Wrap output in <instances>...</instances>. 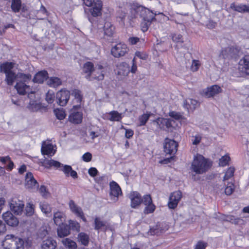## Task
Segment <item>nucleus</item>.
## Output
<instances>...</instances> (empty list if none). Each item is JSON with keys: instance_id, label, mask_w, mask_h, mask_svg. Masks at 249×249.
<instances>
[{"instance_id": "1", "label": "nucleus", "mask_w": 249, "mask_h": 249, "mask_svg": "<svg viewBox=\"0 0 249 249\" xmlns=\"http://www.w3.org/2000/svg\"><path fill=\"white\" fill-rule=\"evenodd\" d=\"M211 165V162L203 156L197 155L194 158L191 170L196 174H202L208 171Z\"/></svg>"}, {"instance_id": "48", "label": "nucleus", "mask_w": 249, "mask_h": 249, "mask_svg": "<svg viewBox=\"0 0 249 249\" xmlns=\"http://www.w3.org/2000/svg\"><path fill=\"white\" fill-rule=\"evenodd\" d=\"M39 192L44 198H48L50 196V194L44 185H41L39 189Z\"/></svg>"}, {"instance_id": "34", "label": "nucleus", "mask_w": 249, "mask_h": 249, "mask_svg": "<svg viewBox=\"0 0 249 249\" xmlns=\"http://www.w3.org/2000/svg\"><path fill=\"white\" fill-rule=\"evenodd\" d=\"M43 165L47 168H50L52 166L58 168L59 166H61V163L53 160H46L43 161Z\"/></svg>"}, {"instance_id": "30", "label": "nucleus", "mask_w": 249, "mask_h": 249, "mask_svg": "<svg viewBox=\"0 0 249 249\" xmlns=\"http://www.w3.org/2000/svg\"><path fill=\"white\" fill-rule=\"evenodd\" d=\"M223 220L225 221L230 222L232 224L237 225L243 223L244 221L242 219L232 215H225L223 218Z\"/></svg>"}, {"instance_id": "13", "label": "nucleus", "mask_w": 249, "mask_h": 249, "mask_svg": "<svg viewBox=\"0 0 249 249\" xmlns=\"http://www.w3.org/2000/svg\"><path fill=\"white\" fill-rule=\"evenodd\" d=\"M222 89L218 85H214L208 87L203 91V95L207 97H213L222 92Z\"/></svg>"}, {"instance_id": "4", "label": "nucleus", "mask_w": 249, "mask_h": 249, "mask_svg": "<svg viewBox=\"0 0 249 249\" xmlns=\"http://www.w3.org/2000/svg\"><path fill=\"white\" fill-rule=\"evenodd\" d=\"M83 1L86 6L92 7L90 11L93 17H98L101 15L102 2L101 0H83Z\"/></svg>"}, {"instance_id": "19", "label": "nucleus", "mask_w": 249, "mask_h": 249, "mask_svg": "<svg viewBox=\"0 0 249 249\" xmlns=\"http://www.w3.org/2000/svg\"><path fill=\"white\" fill-rule=\"evenodd\" d=\"M129 198L131 200V206L136 208L142 202L141 195L137 192H132L129 194Z\"/></svg>"}, {"instance_id": "21", "label": "nucleus", "mask_w": 249, "mask_h": 249, "mask_svg": "<svg viewBox=\"0 0 249 249\" xmlns=\"http://www.w3.org/2000/svg\"><path fill=\"white\" fill-rule=\"evenodd\" d=\"M48 78V73L46 71H41L36 74L33 81L34 83L42 84Z\"/></svg>"}, {"instance_id": "57", "label": "nucleus", "mask_w": 249, "mask_h": 249, "mask_svg": "<svg viewBox=\"0 0 249 249\" xmlns=\"http://www.w3.org/2000/svg\"><path fill=\"white\" fill-rule=\"evenodd\" d=\"M172 38L173 41L177 43H182L183 42L182 36L180 34H174Z\"/></svg>"}, {"instance_id": "28", "label": "nucleus", "mask_w": 249, "mask_h": 249, "mask_svg": "<svg viewBox=\"0 0 249 249\" xmlns=\"http://www.w3.org/2000/svg\"><path fill=\"white\" fill-rule=\"evenodd\" d=\"M230 7L231 9L238 12L245 13L249 12V6L248 5L244 4L236 5L232 3L231 4Z\"/></svg>"}, {"instance_id": "20", "label": "nucleus", "mask_w": 249, "mask_h": 249, "mask_svg": "<svg viewBox=\"0 0 249 249\" xmlns=\"http://www.w3.org/2000/svg\"><path fill=\"white\" fill-rule=\"evenodd\" d=\"M55 152V150H53V146L52 143L45 142L42 143L41 146L42 154L52 156L54 154Z\"/></svg>"}, {"instance_id": "7", "label": "nucleus", "mask_w": 249, "mask_h": 249, "mask_svg": "<svg viewBox=\"0 0 249 249\" xmlns=\"http://www.w3.org/2000/svg\"><path fill=\"white\" fill-rule=\"evenodd\" d=\"M9 206L11 210L14 213L20 215L23 212L24 204L22 201L17 198H13L9 202Z\"/></svg>"}, {"instance_id": "6", "label": "nucleus", "mask_w": 249, "mask_h": 249, "mask_svg": "<svg viewBox=\"0 0 249 249\" xmlns=\"http://www.w3.org/2000/svg\"><path fill=\"white\" fill-rule=\"evenodd\" d=\"M128 50L125 44L119 43L112 48L111 53L115 57L119 58L124 56L128 53Z\"/></svg>"}, {"instance_id": "12", "label": "nucleus", "mask_w": 249, "mask_h": 249, "mask_svg": "<svg viewBox=\"0 0 249 249\" xmlns=\"http://www.w3.org/2000/svg\"><path fill=\"white\" fill-rule=\"evenodd\" d=\"M182 197V193L180 191L173 192L170 196L168 206L170 209H175Z\"/></svg>"}, {"instance_id": "36", "label": "nucleus", "mask_w": 249, "mask_h": 249, "mask_svg": "<svg viewBox=\"0 0 249 249\" xmlns=\"http://www.w3.org/2000/svg\"><path fill=\"white\" fill-rule=\"evenodd\" d=\"M5 80L8 85H12L15 80L17 81V74L14 72H10L5 74Z\"/></svg>"}, {"instance_id": "55", "label": "nucleus", "mask_w": 249, "mask_h": 249, "mask_svg": "<svg viewBox=\"0 0 249 249\" xmlns=\"http://www.w3.org/2000/svg\"><path fill=\"white\" fill-rule=\"evenodd\" d=\"M200 65V63L198 60H193L191 65V70L193 71H197Z\"/></svg>"}, {"instance_id": "56", "label": "nucleus", "mask_w": 249, "mask_h": 249, "mask_svg": "<svg viewBox=\"0 0 249 249\" xmlns=\"http://www.w3.org/2000/svg\"><path fill=\"white\" fill-rule=\"evenodd\" d=\"M152 21H144L142 20V21L141 23V28L142 30L144 32L147 31L149 26L151 24Z\"/></svg>"}, {"instance_id": "39", "label": "nucleus", "mask_w": 249, "mask_h": 249, "mask_svg": "<svg viewBox=\"0 0 249 249\" xmlns=\"http://www.w3.org/2000/svg\"><path fill=\"white\" fill-rule=\"evenodd\" d=\"M62 243L66 248L69 249H76V244L75 242L69 238H65L62 240Z\"/></svg>"}, {"instance_id": "60", "label": "nucleus", "mask_w": 249, "mask_h": 249, "mask_svg": "<svg viewBox=\"0 0 249 249\" xmlns=\"http://www.w3.org/2000/svg\"><path fill=\"white\" fill-rule=\"evenodd\" d=\"M142 202L145 205L152 203V200L150 196L148 195L144 196L143 198L142 199Z\"/></svg>"}, {"instance_id": "54", "label": "nucleus", "mask_w": 249, "mask_h": 249, "mask_svg": "<svg viewBox=\"0 0 249 249\" xmlns=\"http://www.w3.org/2000/svg\"><path fill=\"white\" fill-rule=\"evenodd\" d=\"M230 160V158L228 156H223L220 160H219V165L221 166H224L226 165L229 161Z\"/></svg>"}, {"instance_id": "32", "label": "nucleus", "mask_w": 249, "mask_h": 249, "mask_svg": "<svg viewBox=\"0 0 249 249\" xmlns=\"http://www.w3.org/2000/svg\"><path fill=\"white\" fill-rule=\"evenodd\" d=\"M14 63L12 62H6L0 66V71L5 74L13 71L12 69L14 68Z\"/></svg>"}, {"instance_id": "42", "label": "nucleus", "mask_w": 249, "mask_h": 249, "mask_svg": "<svg viewBox=\"0 0 249 249\" xmlns=\"http://www.w3.org/2000/svg\"><path fill=\"white\" fill-rule=\"evenodd\" d=\"M110 116L109 120L111 121H120L122 118V114L117 111H112L109 113Z\"/></svg>"}, {"instance_id": "5", "label": "nucleus", "mask_w": 249, "mask_h": 249, "mask_svg": "<svg viewBox=\"0 0 249 249\" xmlns=\"http://www.w3.org/2000/svg\"><path fill=\"white\" fill-rule=\"evenodd\" d=\"M132 11L139 12L140 16L144 21H153L156 20L155 16L156 13H154L149 9L146 8L142 6L139 5L138 7H134L132 9Z\"/></svg>"}, {"instance_id": "31", "label": "nucleus", "mask_w": 249, "mask_h": 249, "mask_svg": "<svg viewBox=\"0 0 249 249\" xmlns=\"http://www.w3.org/2000/svg\"><path fill=\"white\" fill-rule=\"evenodd\" d=\"M31 78L32 76L30 74L18 73V74H17V83H28V81H30L31 80Z\"/></svg>"}, {"instance_id": "14", "label": "nucleus", "mask_w": 249, "mask_h": 249, "mask_svg": "<svg viewBox=\"0 0 249 249\" xmlns=\"http://www.w3.org/2000/svg\"><path fill=\"white\" fill-rule=\"evenodd\" d=\"M25 187L30 190H36L38 186V184L34 178L33 174L31 172L26 174L25 177Z\"/></svg>"}, {"instance_id": "44", "label": "nucleus", "mask_w": 249, "mask_h": 249, "mask_svg": "<svg viewBox=\"0 0 249 249\" xmlns=\"http://www.w3.org/2000/svg\"><path fill=\"white\" fill-rule=\"evenodd\" d=\"M234 172V168L233 167H230L226 171L225 176L223 178V181L224 182V184H226V181L231 178L233 176Z\"/></svg>"}, {"instance_id": "43", "label": "nucleus", "mask_w": 249, "mask_h": 249, "mask_svg": "<svg viewBox=\"0 0 249 249\" xmlns=\"http://www.w3.org/2000/svg\"><path fill=\"white\" fill-rule=\"evenodd\" d=\"M151 113H145L140 116L139 118V124L138 125L139 126L144 125L147 121L148 120Z\"/></svg>"}, {"instance_id": "9", "label": "nucleus", "mask_w": 249, "mask_h": 249, "mask_svg": "<svg viewBox=\"0 0 249 249\" xmlns=\"http://www.w3.org/2000/svg\"><path fill=\"white\" fill-rule=\"evenodd\" d=\"M178 144L173 140L169 139L165 140L164 145V152L167 154H174L177 151Z\"/></svg>"}, {"instance_id": "2", "label": "nucleus", "mask_w": 249, "mask_h": 249, "mask_svg": "<svg viewBox=\"0 0 249 249\" xmlns=\"http://www.w3.org/2000/svg\"><path fill=\"white\" fill-rule=\"evenodd\" d=\"M102 69L103 66L101 65H98L94 68L92 63L87 62L84 64L83 71L84 73L87 74L86 78L88 80H91L93 79L97 80H102L104 78L102 71L100 72L99 75H97L95 73L97 72V70H101Z\"/></svg>"}, {"instance_id": "3", "label": "nucleus", "mask_w": 249, "mask_h": 249, "mask_svg": "<svg viewBox=\"0 0 249 249\" xmlns=\"http://www.w3.org/2000/svg\"><path fill=\"white\" fill-rule=\"evenodd\" d=\"M4 249H23L24 241L13 235H7L2 242Z\"/></svg>"}, {"instance_id": "46", "label": "nucleus", "mask_w": 249, "mask_h": 249, "mask_svg": "<svg viewBox=\"0 0 249 249\" xmlns=\"http://www.w3.org/2000/svg\"><path fill=\"white\" fill-rule=\"evenodd\" d=\"M71 95L74 97L77 103H81L82 99V95L80 90L74 89L72 90Z\"/></svg>"}, {"instance_id": "38", "label": "nucleus", "mask_w": 249, "mask_h": 249, "mask_svg": "<svg viewBox=\"0 0 249 249\" xmlns=\"http://www.w3.org/2000/svg\"><path fill=\"white\" fill-rule=\"evenodd\" d=\"M61 80L60 78L56 77H50L47 81V84L51 87H56L61 84Z\"/></svg>"}, {"instance_id": "51", "label": "nucleus", "mask_w": 249, "mask_h": 249, "mask_svg": "<svg viewBox=\"0 0 249 249\" xmlns=\"http://www.w3.org/2000/svg\"><path fill=\"white\" fill-rule=\"evenodd\" d=\"M161 230L160 226L157 225L155 227L151 228L149 231V233L152 235H159L161 233Z\"/></svg>"}, {"instance_id": "62", "label": "nucleus", "mask_w": 249, "mask_h": 249, "mask_svg": "<svg viewBox=\"0 0 249 249\" xmlns=\"http://www.w3.org/2000/svg\"><path fill=\"white\" fill-rule=\"evenodd\" d=\"M201 140V137L199 135L193 136L192 139V143L194 145H197L200 142Z\"/></svg>"}, {"instance_id": "40", "label": "nucleus", "mask_w": 249, "mask_h": 249, "mask_svg": "<svg viewBox=\"0 0 249 249\" xmlns=\"http://www.w3.org/2000/svg\"><path fill=\"white\" fill-rule=\"evenodd\" d=\"M21 1L20 0H12L11 9L15 13L18 12L21 8Z\"/></svg>"}, {"instance_id": "37", "label": "nucleus", "mask_w": 249, "mask_h": 249, "mask_svg": "<svg viewBox=\"0 0 249 249\" xmlns=\"http://www.w3.org/2000/svg\"><path fill=\"white\" fill-rule=\"evenodd\" d=\"M78 240L82 245L86 246L89 243V237L84 232H81L78 235Z\"/></svg>"}, {"instance_id": "49", "label": "nucleus", "mask_w": 249, "mask_h": 249, "mask_svg": "<svg viewBox=\"0 0 249 249\" xmlns=\"http://www.w3.org/2000/svg\"><path fill=\"white\" fill-rule=\"evenodd\" d=\"M54 93L52 90H49L46 95V100L49 104L52 103L54 99Z\"/></svg>"}, {"instance_id": "27", "label": "nucleus", "mask_w": 249, "mask_h": 249, "mask_svg": "<svg viewBox=\"0 0 249 249\" xmlns=\"http://www.w3.org/2000/svg\"><path fill=\"white\" fill-rule=\"evenodd\" d=\"M65 218L64 213L61 212H57L53 214V221L54 223L58 226L63 225Z\"/></svg>"}, {"instance_id": "15", "label": "nucleus", "mask_w": 249, "mask_h": 249, "mask_svg": "<svg viewBox=\"0 0 249 249\" xmlns=\"http://www.w3.org/2000/svg\"><path fill=\"white\" fill-rule=\"evenodd\" d=\"M58 169L62 171L67 177L71 176L74 179L78 178L77 172L73 170L70 165H63L61 163V166H59Z\"/></svg>"}, {"instance_id": "17", "label": "nucleus", "mask_w": 249, "mask_h": 249, "mask_svg": "<svg viewBox=\"0 0 249 249\" xmlns=\"http://www.w3.org/2000/svg\"><path fill=\"white\" fill-rule=\"evenodd\" d=\"M69 207L72 213L76 214L78 216H79L84 221H86V218L84 216V213L82 211V209L77 206L74 202L71 200L69 203Z\"/></svg>"}, {"instance_id": "50", "label": "nucleus", "mask_w": 249, "mask_h": 249, "mask_svg": "<svg viewBox=\"0 0 249 249\" xmlns=\"http://www.w3.org/2000/svg\"><path fill=\"white\" fill-rule=\"evenodd\" d=\"M234 189V185L230 182H228L227 187L225 189V193L226 195H231Z\"/></svg>"}, {"instance_id": "33", "label": "nucleus", "mask_w": 249, "mask_h": 249, "mask_svg": "<svg viewBox=\"0 0 249 249\" xmlns=\"http://www.w3.org/2000/svg\"><path fill=\"white\" fill-rule=\"evenodd\" d=\"M114 27L111 22L106 21L104 26V34L107 36H111L113 34Z\"/></svg>"}, {"instance_id": "10", "label": "nucleus", "mask_w": 249, "mask_h": 249, "mask_svg": "<svg viewBox=\"0 0 249 249\" xmlns=\"http://www.w3.org/2000/svg\"><path fill=\"white\" fill-rule=\"evenodd\" d=\"M35 93L31 92L28 95V98L30 100L27 108L31 111H37L42 108V105L40 102L37 100H34L35 98Z\"/></svg>"}, {"instance_id": "59", "label": "nucleus", "mask_w": 249, "mask_h": 249, "mask_svg": "<svg viewBox=\"0 0 249 249\" xmlns=\"http://www.w3.org/2000/svg\"><path fill=\"white\" fill-rule=\"evenodd\" d=\"M70 226L74 230L78 231H79L80 225L79 224L73 220H70Z\"/></svg>"}, {"instance_id": "22", "label": "nucleus", "mask_w": 249, "mask_h": 249, "mask_svg": "<svg viewBox=\"0 0 249 249\" xmlns=\"http://www.w3.org/2000/svg\"><path fill=\"white\" fill-rule=\"evenodd\" d=\"M56 246V242L51 237L43 240L41 245L42 249H55Z\"/></svg>"}, {"instance_id": "53", "label": "nucleus", "mask_w": 249, "mask_h": 249, "mask_svg": "<svg viewBox=\"0 0 249 249\" xmlns=\"http://www.w3.org/2000/svg\"><path fill=\"white\" fill-rule=\"evenodd\" d=\"M55 115L57 118L59 120H63L66 117V114L64 111L61 109H57L55 110Z\"/></svg>"}, {"instance_id": "29", "label": "nucleus", "mask_w": 249, "mask_h": 249, "mask_svg": "<svg viewBox=\"0 0 249 249\" xmlns=\"http://www.w3.org/2000/svg\"><path fill=\"white\" fill-rule=\"evenodd\" d=\"M69 228L68 226L61 225L57 228V235L59 237H64L70 234Z\"/></svg>"}, {"instance_id": "47", "label": "nucleus", "mask_w": 249, "mask_h": 249, "mask_svg": "<svg viewBox=\"0 0 249 249\" xmlns=\"http://www.w3.org/2000/svg\"><path fill=\"white\" fill-rule=\"evenodd\" d=\"M26 214L27 216H31L34 213V206L31 203H28L25 208Z\"/></svg>"}, {"instance_id": "25", "label": "nucleus", "mask_w": 249, "mask_h": 249, "mask_svg": "<svg viewBox=\"0 0 249 249\" xmlns=\"http://www.w3.org/2000/svg\"><path fill=\"white\" fill-rule=\"evenodd\" d=\"M198 102L193 99H187L184 101L183 106L188 111H193L198 106Z\"/></svg>"}, {"instance_id": "24", "label": "nucleus", "mask_w": 249, "mask_h": 249, "mask_svg": "<svg viewBox=\"0 0 249 249\" xmlns=\"http://www.w3.org/2000/svg\"><path fill=\"white\" fill-rule=\"evenodd\" d=\"M18 92L21 95H24L30 91V86L23 82L17 83L15 86Z\"/></svg>"}, {"instance_id": "58", "label": "nucleus", "mask_w": 249, "mask_h": 249, "mask_svg": "<svg viewBox=\"0 0 249 249\" xmlns=\"http://www.w3.org/2000/svg\"><path fill=\"white\" fill-rule=\"evenodd\" d=\"M169 115L171 117L177 120H179L182 118L181 114L177 112L171 111L169 112Z\"/></svg>"}, {"instance_id": "61", "label": "nucleus", "mask_w": 249, "mask_h": 249, "mask_svg": "<svg viewBox=\"0 0 249 249\" xmlns=\"http://www.w3.org/2000/svg\"><path fill=\"white\" fill-rule=\"evenodd\" d=\"M153 123L155 124L157 126H159V127H161L160 126L161 124L165 123L166 125H167V121L166 119H164L163 118H159L156 120H154L153 121Z\"/></svg>"}, {"instance_id": "45", "label": "nucleus", "mask_w": 249, "mask_h": 249, "mask_svg": "<svg viewBox=\"0 0 249 249\" xmlns=\"http://www.w3.org/2000/svg\"><path fill=\"white\" fill-rule=\"evenodd\" d=\"M95 229L98 230L106 226V222L102 221L99 217H96L94 219Z\"/></svg>"}, {"instance_id": "41", "label": "nucleus", "mask_w": 249, "mask_h": 249, "mask_svg": "<svg viewBox=\"0 0 249 249\" xmlns=\"http://www.w3.org/2000/svg\"><path fill=\"white\" fill-rule=\"evenodd\" d=\"M39 207L41 211L46 215H48L52 211V209L50 205L46 202H40Z\"/></svg>"}, {"instance_id": "18", "label": "nucleus", "mask_w": 249, "mask_h": 249, "mask_svg": "<svg viewBox=\"0 0 249 249\" xmlns=\"http://www.w3.org/2000/svg\"><path fill=\"white\" fill-rule=\"evenodd\" d=\"M239 69L243 72L249 75V55H246L239 62Z\"/></svg>"}, {"instance_id": "63", "label": "nucleus", "mask_w": 249, "mask_h": 249, "mask_svg": "<svg viewBox=\"0 0 249 249\" xmlns=\"http://www.w3.org/2000/svg\"><path fill=\"white\" fill-rule=\"evenodd\" d=\"M92 155L89 152L85 153L82 156V160L85 162H89L91 160Z\"/></svg>"}, {"instance_id": "35", "label": "nucleus", "mask_w": 249, "mask_h": 249, "mask_svg": "<svg viewBox=\"0 0 249 249\" xmlns=\"http://www.w3.org/2000/svg\"><path fill=\"white\" fill-rule=\"evenodd\" d=\"M49 228L47 226H43L40 228L37 232V236L41 239L45 237L49 233Z\"/></svg>"}, {"instance_id": "52", "label": "nucleus", "mask_w": 249, "mask_h": 249, "mask_svg": "<svg viewBox=\"0 0 249 249\" xmlns=\"http://www.w3.org/2000/svg\"><path fill=\"white\" fill-rule=\"evenodd\" d=\"M155 210V206L151 203L149 204L146 205V207L144 210V213L145 214H148L152 213Z\"/></svg>"}, {"instance_id": "26", "label": "nucleus", "mask_w": 249, "mask_h": 249, "mask_svg": "<svg viewBox=\"0 0 249 249\" xmlns=\"http://www.w3.org/2000/svg\"><path fill=\"white\" fill-rule=\"evenodd\" d=\"M83 115L81 112H72L69 116V120L74 124H79L82 122Z\"/></svg>"}, {"instance_id": "8", "label": "nucleus", "mask_w": 249, "mask_h": 249, "mask_svg": "<svg viewBox=\"0 0 249 249\" xmlns=\"http://www.w3.org/2000/svg\"><path fill=\"white\" fill-rule=\"evenodd\" d=\"M70 96V93L67 90H61L56 94L57 103L61 106H65L68 103Z\"/></svg>"}, {"instance_id": "64", "label": "nucleus", "mask_w": 249, "mask_h": 249, "mask_svg": "<svg viewBox=\"0 0 249 249\" xmlns=\"http://www.w3.org/2000/svg\"><path fill=\"white\" fill-rule=\"evenodd\" d=\"M207 244L202 241H199L196 246L195 249H205Z\"/></svg>"}, {"instance_id": "23", "label": "nucleus", "mask_w": 249, "mask_h": 249, "mask_svg": "<svg viewBox=\"0 0 249 249\" xmlns=\"http://www.w3.org/2000/svg\"><path fill=\"white\" fill-rule=\"evenodd\" d=\"M117 67L118 68L117 73L118 75L126 76L130 71L129 65L125 62H122L119 64Z\"/></svg>"}, {"instance_id": "11", "label": "nucleus", "mask_w": 249, "mask_h": 249, "mask_svg": "<svg viewBox=\"0 0 249 249\" xmlns=\"http://www.w3.org/2000/svg\"><path fill=\"white\" fill-rule=\"evenodd\" d=\"M2 219L8 225L11 227H16L19 223L18 219L9 211L2 214Z\"/></svg>"}, {"instance_id": "16", "label": "nucleus", "mask_w": 249, "mask_h": 249, "mask_svg": "<svg viewBox=\"0 0 249 249\" xmlns=\"http://www.w3.org/2000/svg\"><path fill=\"white\" fill-rule=\"evenodd\" d=\"M110 195L114 196L115 200L117 201V197L122 194L121 188L116 182L112 181L110 183Z\"/></svg>"}]
</instances>
